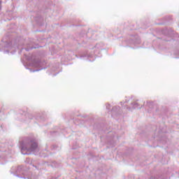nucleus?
<instances>
[{
	"instance_id": "2",
	"label": "nucleus",
	"mask_w": 179,
	"mask_h": 179,
	"mask_svg": "<svg viewBox=\"0 0 179 179\" xmlns=\"http://www.w3.org/2000/svg\"><path fill=\"white\" fill-rule=\"evenodd\" d=\"M0 5H1V1H0Z\"/></svg>"
},
{
	"instance_id": "1",
	"label": "nucleus",
	"mask_w": 179,
	"mask_h": 179,
	"mask_svg": "<svg viewBox=\"0 0 179 179\" xmlns=\"http://www.w3.org/2000/svg\"><path fill=\"white\" fill-rule=\"evenodd\" d=\"M37 148V143H34L32 145V150H34Z\"/></svg>"
}]
</instances>
